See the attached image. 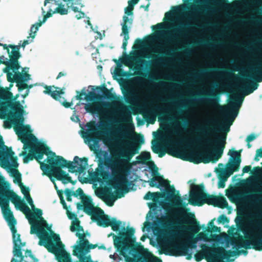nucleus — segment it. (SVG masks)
<instances>
[{
	"instance_id": "1",
	"label": "nucleus",
	"mask_w": 262,
	"mask_h": 262,
	"mask_svg": "<svg viewBox=\"0 0 262 262\" xmlns=\"http://www.w3.org/2000/svg\"><path fill=\"white\" fill-rule=\"evenodd\" d=\"M104 125L97 126L95 122H93L88 125L85 138L89 142H93L94 145H97L99 140L103 139V142L107 145L110 149L116 148L119 146H123L124 148L121 150L119 156L122 158L119 161L107 158L103 161L99 160V167L96 169L95 176L98 181L101 178L106 181L108 179L110 174L107 171L104 170L103 165L110 168L112 171L113 178L111 181L110 185L118 191V196L120 198L123 196V192H128V185L129 181L127 175L129 172L131 165L130 160L138 152L140 145L136 142H131L132 140L129 133L125 130H121L118 132V139L114 142V139L108 137L107 133L104 130Z\"/></svg>"
},
{
	"instance_id": "2",
	"label": "nucleus",
	"mask_w": 262,
	"mask_h": 262,
	"mask_svg": "<svg viewBox=\"0 0 262 262\" xmlns=\"http://www.w3.org/2000/svg\"><path fill=\"white\" fill-rule=\"evenodd\" d=\"M202 98L198 100L199 101L213 107H221L222 114L230 121L228 125H224L221 129L213 127L212 125L209 127H204L200 124L195 125L193 132L196 134L203 135V137L197 136L194 138L193 142L194 143L203 142L207 145L208 148L213 149V152L212 157H210L206 152L192 151L188 154L187 158H184L177 149H171L166 151L163 149L159 150L153 148V151L155 153L158 154L160 158L163 157L167 152L168 155L174 157L187 160L194 164H199L202 162L206 164L209 163L210 161L214 163L221 158L225 147L226 135L222 136L213 134L212 135L214 137L213 139H209L205 138V137L208 134V132L216 133L221 132L223 129H224L226 132L229 131V126L232 124L238 113V110L244 97L240 102H237L235 98H233L227 105L221 106L219 104L220 93L216 91L211 90L206 92L202 95Z\"/></svg>"
},
{
	"instance_id": "3",
	"label": "nucleus",
	"mask_w": 262,
	"mask_h": 262,
	"mask_svg": "<svg viewBox=\"0 0 262 262\" xmlns=\"http://www.w3.org/2000/svg\"><path fill=\"white\" fill-rule=\"evenodd\" d=\"M18 136L24 144V149H29V153L24 158V163H27L35 159L40 163L42 171H48L53 177L64 184H74V182L71 177L61 169L62 168L67 167L70 172L79 173H83L86 169L88 159L85 157L80 158L75 156L73 162L77 165H75L72 162L67 161L61 156H56L45 143L38 141L33 135L24 132Z\"/></svg>"
},
{
	"instance_id": "4",
	"label": "nucleus",
	"mask_w": 262,
	"mask_h": 262,
	"mask_svg": "<svg viewBox=\"0 0 262 262\" xmlns=\"http://www.w3.org/2000/svg\"><path fill=\"white\" fill-rule=\"evenodd\" d=\"M170 192L173 196L174 200L177 201V205L179 207L177 213L181 216L183 219V223L188 225H184L182 228L185 232L187 241L185 242H179L178 243H172L170 248L173 252V255L185 256L188 255L189 248L195 249L197 247L198 239L194 234L198 233L200 230V227L195 219V215L191 212H187L189 209L186 208L187 205L183 202L180 195H175V189L172 186L170 188Z\"/></svg>"
},
{
	"instance_id": "5",
	"label": "nucleus",
	"mask_w": 262,
	"mask_h": 262,
	"mask_svg": "<svg viewBox=\"0 0 262 262\" xmlns=\"http://www.w3.org/2000/svg\"><path fill=\"white\" fill-rule=\"evenodd\" d=\"M30 233L37 235L39 239L38 245L44 246L49 252L54 254L58 262H72L70 253L65 250L58 235H50L38 224L32 225Z\"/></svg>"
},
{
	"instance_id": "6",
	"label": "nucleus",
	"mask_w": 262,
	"mask_h": 262,
	"mask_svg": "<svg viewBox=\"0 0 262 262\" xmlns=\"http://www.w3.org/2000/svg\"><path fill=\"white\" fill-rule=\"evenodd\" d=\"M5 105L0 108V118L5 119L7 117L8 109L11 110L9 112V115L11 117V122L14 125V129L17 135L20 133L26 132L25 126L24 125V114L25 111L24 107L19 101L13 102H5Z\"/></svg>"
},
{
	"instance_id": "7",
	"label": "nucleus",
	"mask_w": 262,
	"mask_h": 262,
	"mask_svg": "<svg viewBox=\"0 0 262 262\" xmlns=\"http://www.w3.org/2000/svg\"><path fill=\"white\" fill-rule=\"evenodd\" d=\"M204 186L192 184L190 191L189 203L194 206H202L204 204L214 205L216 196L210 195L204 192Z\"/></svg>"
},
{
	"instance_id": "8",
	"label": "nucleus",
	"mask_w": 262,
	"mask_h": 262,
	"mask_svg": "<svg viewBox=\"0 0 262 262\" xmlns=\"http://www.w3.org/2000/svg\"><path fill=\"white\" fill-rule=\"evenodd\" d=\"M241 81L242 85L237 87L238 90L242 91L244 96L252 93L257 89L258 82L262 81V64L255 70L254 75H244Z\"/></svg>"
},
{
	"instance_id": "9",
	"label": "nucleus",
	"mask_w": 262,
	"mask_h": 262,
	"mask_svg": "<svg viewBox=\"0 0 262 262\" xmlns=\"http://www.w3.org/2000/svg\"><path fill=\"white\" fill-rule=\"evenodd\" d=\"M259 227H261L260 224H258ZM231 245L236 247L237 248H244L246 249H250V245L253 246V248L255 250H262V234H257L251 238V242L245 239L244 237H234L230 241Z\"/></svg>"
},
{
	"instance_id": "10",
	"label": "nucleus",
	"mask_w": 262,
	"mask_h": 262,
	"mask_svg": "<svg viewBox=\"0 0 262 262\" xmlns=\"http://www.w3.org/2000/svg\"><path fill=\"white\" fill-rule=\"evenodd\" d=\"M242 150H230L228 155H230V162L226 164V168H224V171H226L229 177L233 174L234 172L238 171L239 169L240 163L241 162V152Z\"/></svg>"
},
{
	"instance_id": "11",
	"label": "nucleus",
	"mask_w": 262,
	"mask_h": 262,
	"mask_svg": "<svg viewBox=\"0 0 262 262\" xmlns=\"http://www.w3.org/2000/svg\"><path fill=\"white\" fill-rule=\"evenodd\" d=\"M92 209L89 211L85 213L91 216V219L95 222H96L97 225L99 226L103 227H107L110 226L111 220L108 215H105L104 211L102 209L99 207H95L93 206Z\"/></svg>"
},
{
	"instance_id": "12",
	"label": "nucleus",
	"mask_w": 262,
	"mask_h": 262,
	"mask_svg": "<svg viewBox=\"0 0 262 262\" xmlns=\"http://www.w3.org/2000/svg\"><path fill=\"white\" fill-rule=\"evenodd\" d=\"M5 220L7 222L12 233L13 242L14 245L13 253H15V255H20V250L21 249V247L25 245V243L21 242L20 235L17 233V230L15 227L16 220L15 219Z\"/></svg>"
},
{
	"instance_id": "13",
	"label": "nucleus",
	"mask_w": 262,
	"mask_h": 262,
	"mask_svg": "<svg viewBox=\"0 0 262 262\" xmlns=\"http://www.w3.org/2000/svg\"><path fill=\"white\" fill-rule=\"evenodd\" d=\"M76 235L79 237L80 241L79 245L75 247L73 252L74 255L77 256H80L81 255H85V254L89 252L90 249H95L97 247L96 244H89V242L85 238L84 233L80 234L77 232Z\"/></svg>"
},
{
	"instance_id": "14",
	"label": "nucleus",
	"mask_w": 262,
	"mask_h": 262,
	"mask_svg": "<svg viewBox=\"0 0 262 262\" xmlns=\"http://www.w3.org/2000/svg\"><path fill=\"white\" fill-rule=\"evenodd\" d=\"M159 47V49L163 51V52L160 53L161 56H156L155 57V59L152 61V63L154 66L157 67H166L169 61V58L172 56V52L174 50L169 48L166 43Z\"/></svg>"
},
{
	"instance_id": "15",
	"label": "nucleus",
	"mask_w": 262,
	"mask_h": 262,
	"mask_svg": "<svg viewBox=\"0 0 262 262\" xmlns=\"http://www.w3.org/2000/svg\"><path fill=\"white\" fill-rule=\"evenodd\" d=\"M14 152L11 148H8L4 145L2 137L0 136V163L3 164L9 163V160L10 159L14 167L17 166L16 163L17 158L14 157Z\"/></svg>"
},
{
	"instance_id": "16",
	"label": "nucleus",
	"mask_w": 262,
	"mask_h": 262,
	"mask_svg": "<svg viewBox=\"0 0 262 262\" xmlns=\"http://www.w3.org/2000/svg\"><path fill=\"white\" fill-rule=\"evenodd\" d=\"M78 196H80L82 203H77V208L78 210H83L85 213L93 208V206L94 205L93 203L92 198L90 196L85 195L81 188H78L76 191L74 192V196L78 197Z\"/></svg>"
},
{
	"instance_id": "17",
	"label": "nucleus",
	"mask_w": 262,
	"mask_h": 262,
	"mask_svg": "<svg viewBox=\"0 0 262 262\" xmlns=\"http://www.w3.org/2000/svg\"><path fill=\"white\" fill-rule=\"evenodd\" d=\"M151 164L156 168V173L155 174L153 172V177L148 181L149 185L150 187H156L159 188L160 186L163 187H169L170 182L168 180H165L161 176L158 172V168L156 167L154 162L151 161Z\"/></svg>"
},
{
	"instance_id": "18",
	"label": "nucleus",
	"mask_w": 262,
	"mask_h": 262,
	"mask_svg": "<svg viewBox=\"0 0 262 262\" xmlns=\"http://www.w3.org/2000/svg\"><path fill=\"white\" fill-rule=\"evenodd\" d=\"M20 46H15L12 45H9V48L12 49L11 53L9 52V56L10 60H9L10 68H13L15 69H19L20 66L18 63V59L20 57V54L19 53Z\"/></svg>"
},
{
	"instance_id": "19",
	"label": "nucleus",
	"mask_w": 262,
	"mask_h": 262,
	"mask_svg": "<svg viewBox=\"0 0 262 262\" xmlns=\"http://www.w3.org/2000/svg\"><path fill=\"white\" fill-rule=\"evenodd\" d=\"M133 23V19H129L127 16L124 15L123 16V22L121 24L122 32L121 35H123V40L122 43V48L124 51L126 50L127 45V41L129 38V27L128 25H131Z\"/></svg>"
},
{
	"instance_id": "20",
	"label": "nucleus",
	"mask_w": 262,
	"mask_h": 262,
	"mask_svg": "<svg viewBox=\"0 0 262 262\" xmlns=\"http://www.w3.org/2000/svg\"><path fill=\"white\" fill-rule=\"evenodd\" d=\"M51 3L52 4L57 5V7L55 9L54 12H56L61 15H65L68 13L69 3L67 0H45L44 5L46 6L47 3Z\"/></svg>"
},
{
	"instance_id": "21",
	"label": "nucleus",
	"mask_w": 262,
	"mask_h": 262,
	"mask_svg": "<svg viewBox=\"0 0 262 262\" xmlns=\"http://www.w3.org/2000/svg\"><path fill=\"white\" fill-rule=\"evenodd\" d=\"M192 27V24L189 23L179 24L177 26V28L174 29L175 34L172 36L171 38L177 39L185 37Z\"/></svg>"
},
{
	"instance_id": "22",
	"label": "nucleus",
	"mask_w": 262,
	"mask_h": 262,
	"mask_svg": "<svg viewBox=\"0 0 262 262\" xmlns=\"http://www.w3.org/2000/svg\"><path fill=\"white\" fill-rule=\"evenodd\" d=\"M13 254L14 257L12 258L11 262H37L38 261L32 254L31 250H27L24 255L23 254L21 249L20 255H16L15 253Z\"/></svg>"
},
{
	"instance_id": "23",
	"label": "nucleus",
	"mask_w": 262,
	"mask_h": 262,
	"mask_svg": "<svg viewBox=\"0 0 262 262\" xmlns=\"http://www.w3.org/2000/svg\"><path fill=\"white\" fill-rule=\"evenodd\" d=\"M202 250L198 251L194 254V258L198 262L201 261L203 259H208L212 255L213 249L207 246L206 244L201 245Z\"/></svg>"
},
{
	"instance_id": "24",
	"label": "nucleus",
	"mask_w": 262,
	"mask_h": 262,
	"mask_svg": "<svg viewBox=\"0 0 262 262\" xmlns=\"http://www.w3.org/2000/svg\"><path fill=\"white\" fill-rule=\"evenodd\" d=\"M24 208L25 210L30 212L29 215H27V217L29 220V222L30 224L31 225V227L32 226V225L38 224L39 225H40L44 228V227L42 225H41L38 222H35L34 223V221H33V219H34L35 218L42 219V217H41V215L42 214V210L40 209L36 208L34 207V208L32 209L34 212H31L30 208L26 204H24Z\"/></svg>"
},
{
	"instance_id": "25",
	"label": "nucleus",
	"mask_w": 262,
	"mask_h": 262,
	"mask_svg": "<svg viewBox=\"0 0 262 262\" xmlns=\"http://www.w3.org/2000/svg\"><path fill=\"white\" fill-rule=\"evenodd\" d=\"M12 93L10 91V88H3L0 86V108L5 105V102L11 101Z\"/></svg>"
},
{
	"instance_id": "26",
	"label": "nucleus",
	"mask_w": 262,
	"mask_h": 262,
	"mask_svg": "<svg viewBox=\"0 0 262 262\" xmlns=\"http://www.w3.org/2000/svg\"><path fill=\"white\" fill-rule=\"evenodd\" d=\"M93 90H96L99 93H102L103 97L108 100H113L116 98L115 94L111 93L104 84L102 85L97 86L95 88L94 86H91Z\"/></svg>"
},
{
	"instance_id": "27",
	"label": "nucleus",
	"mask_w": 262,
	"mask_h": 262,
	"mask_svg": "<svg viewBox=\"0 0 262 262\" xmlns=\"http://www.w3.org/2000/svg\"><path fill=\"white\" fill-rule=\"evenodd\" d=\"M198 240L203 241L206 242L217 241L220 239V236L216 234H209V232H201L196 236Z\"/></svg>"
},
{
	"instance_id": "28",
	"label": "nucleus",
	"mask_w": 262,
	"mask_h": 262,
	"mask_svg": "<svg viewBox=\"0 0 262 262\" xmlns=\"http://www.w3.org/2000/svg\"><path fill=\"white\" fill-rule=\"evenodd\" d=\"M160 223L163 227L168 229V234H173L175 233L173 230L174 228V223L169 215L162 217Z\"/></svg>"
},
{
	"instance_id": "29",
	"label": "nucleus",
	"mask_w": 262,
	"mask_h": 262,
	"mask_svg": "<svg viewBox=\"0 0 262 262\" xmlns=\"http://www.w3.org/2000/svg\"><path fill=\"white\" fill-rule=\"evenodd\" d=\"M123 95L125 102L129 104H134L138 99L136 93L131 89H127L123 92Z\"/></svg>"
},
{
	"instance_id": "30",
	"label": "nucleus",
	"mask_w": 262,
	"mask_h": 262,
	"mask_svg": "<svg viewBox=\"0 0 262 262\" xmlns=\"http://www.w3.org/2000/svg\"><path fill=\"white\" fill-rule=\"evenodd\" d=\"M24 74L19 72H15L14 75L12 73H8V81L11 83L15 82L16 83L23 81H27V79H24Z\"/></svg>"
},
{
	"instance_id": "31",
	"label": "nucleus",
	"mask_w": 262,
	"mask_h": 262,
	"mask_svg": "<svg viewBox=\"0 0 262 262\" xmlns=\"http://www.w3.org/2000/svg\"><path fill=\"white\" fill-rule=\"evenodd\" d=\"M228 206V203L224 196H216L214 206L224 209L227 208Z\"/></svg>"
},
{
	"instance_id": "32",
	"label": "nucleus",
	"mask_w": 262,
	"mask_h": 262,
	"mask_svg": "<svg viewBox=\"0 0 262 262\" xmlns=\"http://www.w3.org/2000/svg\"><path fill=\"white\" fill-rule=\"evenodd\" d=\"M161 197H163V195L159 192H151L148 191L144 196V199L146 200L152 199L154 201H156Z\"/></svg>"
},
{
	"instance_id": "33",
	"label": "nucleus",
	"mask_w": 262,
	"mask_h": 262,
	"mask_svg": "<svg viewBox=\"0 0 262 262\" xmlns=\"http://www.w3.org/2000/svg\"><path fill=\"white\" fill-rule=\"evenodd\" d=\"M68 2L69 3V7L71 8L72 10L75 12H78L79 8L77 6H74V5L79 6L80 8L84 7L81 0H71L70 2Z\"/></svg>"
},
{
	"instance_id": "34",
	"label": "nucleus",
	"mask_w": 262,
	"mask_h": 262,
	"mask_svg": "<svg viewBox=\"0 0 262 262\" xmlns=\"http://www.w3.org/2000/svg\"><path fill=\"white\" fill-rule=\"evenodd\" d=\"M70 230L72 232H75V231L83 232V227L80 225V221L78 219L72 222V225L70 226Z\"/></svg>"
},
{
	"instance_id": "35",
	"label": "nucleus",
	"mask_w": 262,
	"mask_h": 262,
	"mask_svg": "<svg viewBox=\"0 0 262 262\" xmlns=\"http://www.w3.org/2000/svg\"><path fill=\"white\" fill-rule=\"evenodd\" d=\"M42 24V22L39 21L32 25L30 29V36H28V38L31 37L33 39L36 35V33L38 31L39 27H40Z\"/></svg>"
},
{
	"instance_id": "36",
	"label": "nucleus",
	"mask_w": 262,
	"mask_h": 262,
	"mask_svg": "<svg viewBox=\"0 0 262 262\" xmlns=\"http://www.w3.org/2000/svg\"><path fill=\"white\" fill-rule=\"evenodd\" d=\"M215 171L217 173L219 180H224L227 181L229 175H227L224 168H216Z\"/></svg>"
},
{
	"instance_id": "37",
	"label": "nucleus",
	"mask_w": 262,
	"mask_h": 262,
	"mask_svg": "<svg viewBox=\"0 0 262 262\" xmlns=\"http://www.w3.org/2000/svg\"><path fill=\"white\" fill-rule=\"evenodd\" d=\"M121 224V222L117 221L115 218H112L110 222V225L112 229L114 231H117L119 230Z\"/></svg>"
},
{
	"instance_id": "38",
	"label": "nucleus",
	"mask_w": 262,
	"mask_h": 262,
	"mask_svg": "<svg viewBox=\"0 0 262 262\" xmlns=\"http://www.w3.org/2000/svg\"><path fill=\"white\" fill-rule=\"evenodd\" d=\"M102 97V96L101 95L96 94L94 92H90L88 95H85V99L87 101H92L94 99H100Z\"/></svg>"
},
{
	"instance_id": "39",
	"label": "nucleus",
	"mask_w": 262,
	"mask_h": 262,
	"mask_svg": "<svg viewBox=\"0 0 262 262\" xmlns=\"http://www.w3.org/2000/svg\"><path fill=\"white\" fill-rule=\"evenodd\" d=\"M84 108L87 112L94 113L97 111V106L94 103L85 104Z\"/></svg>"
},
{
	"instance_id": "40",
	"label": "nucleus",
	"mask_w": 262,
	"mask_h": 262,
	"mask_svg": "<svg viewBox=\"0 0 262 262\" xmlns=\"http://www.w3.org/2000/svg\"><path fill=\"white\" fill-rule=\"evenodd\" d=\"M15 172L16 173V175L14 177L13 182L14 183H17L19 187H21L23 185L21 182V174L17 170H15Z\"/></svg>"
},
{
	"instance_id": "41",
	"label": "nucleus",
	"mask_w": 262,
	"mask_h": 262,
	"mask_svg": "<svg viewBox=\"0 0 262 262\" xmlns=\"http://www.w3.org/2000/svg\"><path fill=\"white\" fill-rule=\"evenodd\" d=\"M138 159H141L144 162L149 161L151 159L150 154L149 152H143L140 156L137 157Z\"/></svg>"
},
{
	"instance_id": "42",
	"label": "nucleus",
	"mask_w": 262,
	"mask_h": 262,
	"mask_svg": "<svg viewBox=\"0 0 262 262\" xmlns=\"http://www.w3.org/2000/svg\"><path fill=\"white\" fill-rule=\"evenodd\" d=\"M144 118L146 121L150 124L155 123L156 121V115L155 114H149L147 116H144Z\"/></svg>"
},
{
	"instance_id": "43",
	"label": "nucleus",
	"mask_w": 262,
	"mask_h": 262,
	"mask_svg": "<svg viewBox=\"0 0 262 262\" xmlns=\"http://www.w3.org/2000/svg\"><path fill=\"white\" fill-rule=\"evenodd\" d=\"M128 6L125 8V13L127 15L126 16L128 17V15H132L133 14V9L134 6L131 5V2L128 1Z\"/></svg>"
},
{
	"instance_id": "44",
	"label": "nucleus",
	"mask_w": 262,
	"mask_h": 262,
	"mask_svg": "<svg viewBox=\"0 0 262 262\" xmlns=\"http://www.w3.org/2000/svg\"><path fill=\"white\" fill-rule=\"evenodd\" d=\"M27 81H23L16 83V86L18 88V91L20 92L27 88L28 84L26 83Z\"/></svg>"
},
{
	"instance_id": "45",
	"label": "nucleus",
	"mask_w": 262,
	"mask_h": 262,
	"mask_svg": "<svg viewBox=\"0 0 262 262\" xmlns=\"http://www.w3.org/2000/svg\"><path fill=\"white\" fill-rule=\"evenodd\" d=\"M65 194L67 196V200L68 202L72 201V196H74V191H71L70 189L67 188L64 191Z\"/></svg>"
},
{
	"instance_id": "46",
	"label": "nucleus",
	"mask_w": 262,
	"mask_h": 262,
	"mask_svg": "<svg viewBox=\"0 0 262 262\" xmlns=\"http://www.w3.org/2000/svg\"><path fill=\"white\" fill-rule=\"evenodd\" d=\"M164 28V25L163 23H158L156 25L152 26V29L155 32H159L162 30H163Z\"/></svg>"
},
{
	"instance_id": "47",
	"label": "nucleus",
	"mask_w": 262,
	"mask_h": 262,
	"mask_svg": "<svg viewBox=\"0 0 262 262\" xmlns=\"http://www.w3.org/2000/svg\"><path fill=\"white\" fill-rule=\"evenodd\" d=\"M51 96L56 100L61 102V100H64V98L59 96L58 91H54Z\"/></svg>"
},
{
	"instance_id": "48",
	"label": "nucleus",
	"mask_w": 262,
	"mask_h": 262,
	"mask_svg": "<svg viewBox=\"0 0 262 262\" xmlns=\"http://www.w3.org/2000/svg\"><path fill=\"white\" fill-rule=\"evenodd\" d=\"M217 221L219 223L224 224L225 223H228L229 220L225 215L222 214L219 217Z\"/></svg>"
},
{
	"instance_id": "49",
	"label": "nucleus",
	"mask_w": 262,
	"mask_h": 262,
	"mask_svg": "<svg viewBox=\"0 0 262 262\" xmlns=\"http://www.w3.org/2000/svg\"><path fill=\"white\" fill-rule=\"evenodd\" d=\"M206 231L209 233H216L221 232V228L218 227L216 226H214L212 227H208L206 229Z\"/></svg>"
},
{
	"instance_id": "50",
	"label": "nucleus",
	"mask_w": 262,
	"mask_h": 262,
	"mask_svg": "<svg viewBox=\"0 0 262 262\" xmlns=\"http://www.w3.org/2000/svg\"><path fill=\"white\" fill-rule=\"evenodd\" d=\"M143 41L142 39L138 38L135 40V43L133 48L135 49H140L143 46Z\"/></svg>"
},
{
	"instance_id": "51",
	"label": "nucleus",
	"mask_w": 262,
	"mask_h": 262,
	"mask_svg": "<svg viewBox=\"0 0 262 262\" xmlns=\"http://www.w3.org/2000/svg\"><path fill=\"white\" fill-rule=\"evenodd\" d=\"M20 188L21 192L24 195V196H26L28 195H30V192H29L30 190L28 187H27L25 186L24 185H23V186H21V187H20Z\"/></svg>"
},
{
	"instance_id": "52",
	"label": "nucleus",
	"mask_w": 262,
	"mask_h": 262,
	"mask_svg": "<svg viewBox=\"0 0 262 262\" xmlns=\"http://www.w3.org/2000/svg\"><path fill=\"white\" fill-rule=\"evenodd\" d=\"M262 157V148H259L256 151V155L254 158V160L258 161L259 160V158Z\"/></svg>"
},
{
	"instance_id": "53",
	"label": "nucleus",
	"mask_w": 262,
	"mask_h": 262,
	"mask_svg": "<svg viewBox=\"0 0 262 262\" xmlns=\"http://www.w3.org/2000/svg\"><path fill=\"white\" fill-rule=\"evenodd\" d=\"M58 195H59V199L60 200V203L62 205L63 208L67 210L68 206H67V204L64 200L62 192L59 193Z\"/></svg>"
},
{
	"instance_id": "54",
	"label": "nucleus",
	"mask_w": 262,
	"mask_h": 262,
	"mask_svg": "<svg viewBox=\"0 0 262 262\" xmlns=\"http://www.w3.org/2000/svg\"><path fill=\"white\" fill-rule=\"evenodd\" d=\"M67 214L68 218L70 220L74 219L75 220L76 219H78L76 214L70 212V211L68 210V209L67 210Z\"/></svg>"
},
{
	"instance_id": "55",
	"label": "nucleus",
	"mask_w": 262,
	"mask_h": 262,
	"mask_svg": "<svg viewBox=\"0 0 262 262\" xmlns=\"http://www.w3.org/2000/svg\"><path fill=\"white\" fill-rule=\"evenodd\" d=\"M25 198L26 199L27 202L29 203V204L31 206L32 209H33L35 206L33 204V202L32 199L31 197L30 194L26 196H25Z\"/></svg>"
},
{
	"instance_id": "56",
	"label": "nucleus",
	"mask_w": 262,
	"mask_h": 262,
	"mask_svg": "<svg viewBox=\"0 0 262 262\" xmlns=\"http://www.w3.org/2000/svg\"><path fill=\"white\" fill-rule=\"evenodd\" d=\"M45 90L43 91L44 93L48 94L51 96V94L53 93L52 92H53L51 90V86L46 85L45 86Z\"/></svg>"
},
{
	"instance_id": "57",
	"label": "nucleus",
	"mask_w": 262,
	"mask_h": 262,
	"mask_svg": "<svg viewBox=\"0 0 262 262\" xmlns=\"http://www.w3.org/2000/svg\"><path fill=\"white\" fill-rule=\"evenodd\" d=\"M77 12H78V13L75 16L77 19H80L84 17L85 14L83 12L79 11V9H78V11Z\"/></svg>"
},
{
	"instance_id": "58",
	"label": "nucleus",
	"mask_w": 262,
	"mask_h": 262,
	"mask_svg": "<svg viewBox=\"0 0 262 262\" xmlns=\"http://www.w3.org/2000/svg\"><path fill=\"white\" fill-rule=\"evenodd\" d=\"M63 106H64L66 108L70 107L72 105V102H68L64 99L61 100V102H60Z\"/></svg>"
},
{
	"instance_id": "59",
	"label": "nucleus",
	"mask_w": 262,
	"mask_h": 262,
	"mask_svg": "<svg viewBox=\"0 0 262 262\" xmlns=\"http://www.w3.org/2000/svg\"><path fill=\"white\" fill-rule=\"evenodd\" d=\"M113 196L112 194L111 195L107 196V199L108 200V202L106 203L107 205L109 206H112L114 205V200L113 199Z\"/></svg>"
},
{
	"instance_id": "60",
	"label": "nucleus",
	"mask_w": 262,
	"mask_h": 262,
	"mask_svg": "<svg viewBox=\"0 0 262 262\" xmlns=\"http://www.w3.org/2000/svg\"><path fill=\"white\" fill-rule=\"evenodd\" d=\"M10 66H6V67L5 68H4V72L7 73V78H8V73H11L10 72H9V70H12L13 71H17L18 70V69H13V68H10Z\"/></svg>"
},
{
	"instance_id": "61",
	"label": "nucleus",
	"mask_w": 262,
	"mask_h": 262,
	"mask_svg": "<svg viewBox=\"0 0 262 262\" xmlns=\"http://www.w3.org/2000/svg\"><path fill=\"white\" fill-rule=\"evenodd\" d=\"M227 181H224V180H219L218 182V187L223 188L225 187V182Z\"/></svg>"
},
{
	"instance_id": "62",
	"label": "nucleus",
	"mask_w": 262,
	"mask_h": 262,
	"mask_svg": "<svg viewBox=\"0 0 262 262\" xmlns=\"http://www.w3.org/2000/svg\"><path fill=\"white\" fill-rule=\"evenodd\" d=\"M256 138V136L254 134H251L249 135L246 138V141L247 142H250L253 140H254Z\"/></svg>"
},
{
	"instance_id": "63",
	"label": "nucleus",
	"mask_w": 262,
	"mask_h": 262,
	"mask_svg": "<svg viewBox=\"0 0 262 262\" xmlns=\"http://www.w3.org/2000/svg\"><path fill=\"white\" fill-rule=\"evenodd\" d=\"M77 93H78L79 94L78 95H77L76 96V98L77 100H81L82 99V96L83 95H85L86 94L85 92H81V93H80L79 92H77Z\"/></svg>"
},
{
	"instance_id": "64",
	"label": "nucleus",
	"mask_w": 262,
	"mask_h": 262,
	"mask_svg": "<svg viewBox=\"0 0 262 262\" xmlns=\"http://www.w3.org/2000/svg\"><path fill=\"white\" fill-rule=\"evenodd\" d=\"M251 170V166L250 165L245 166L244 167L243 169V171L244 173H248Z\"/></svg>"
}]
</instances>
